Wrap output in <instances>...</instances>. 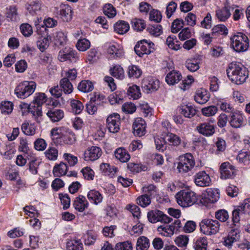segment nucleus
Here are the masks:
<instances>
[{
  "label": "nucleus",
  "instance_id": "48",
  "mask_svg": "<svg viewBox=\"0 0 250 250\" xmlns=\"http://www.w3.org/2000/svg\"><path fill=\"white\" fill-rule=\"evenodd\" d=\"M127 94L134 99H137L141 96V93L139 86L133 85L128 88Z\"/></svg>",
  "mask_w": 250,
  "mask_h": 250
},
{
  "label": "nucleus",
  "instance_id": "39",
  "mask_svg": "<svg viewBox=\"0 0 250 250\" xmlns=\"http://www.w3.org/2000/svg\"><path fill=\"white\" fill-rule=\"evenodd\" d=\"M110 74L114 77L122 80L125 77L123 68L120 65H116L110 69Z\"/></svg>",
  "mask_w": 250,
  "mask_h": 250
},
{
  "label": "nucleus",
  "instance_id": "21",
  "mask_svg": "<svg viewBox=\"0 0 250 250\" xmlns=\"http://www.w3.org/2000/svg\"><path fill=\"white\" fill-rule=\"evenodd\" d=\"M159 87V81L158 80L150 79L149 80H144L142 87L146 93L157 90Z\"/></svg>",
  "mask_w": 250,
  "mask_h": 250
},
{
  "label": "nucleus",
  "instance_id": "60",
  "mask_svg": "<svg viewBox=\"0 0 250 250\" xmlns=\"http://www.w3.org/2000/svg\"><path fill=\"white\" fill-rule=\"evenodd\" d=\"M66 51L68 53L67 59L71 62H76L79 57L77 52L70 47H66Z\"/></svg>",
  "mask_w": 250,
  "mask_h": 250
},
{
  "label": "nucleus",
  "instance_id": "26",
  "mask_svg": "<svg viewBox=\"0 0 250 250\" xmlns=\"http://www.w3.org/2000/svg\"><path fill=\"white\" fill-rule=\"evenodd\" d=\"M115 157L122 163L127 162L130 158V155L127 151L123 147H119L116 149L114 152Z\"/></svg>",
  "mask_w": 250,
  "mask_h": 250
},
{
  "label": "nucleus",
  "instance_id": "11",
  "mask_svg": "<svg viewBox=\"0 0 250 250\" xmlns=\"http://www.w3.org/2000/svg\"><path fill=\"white\" fill-rule=\"evenodd\" d=\"M147 218L149 221L153 223L161 222L167 224L170 223L172 220V218L169 217L162 211L158 210H151L148 212Z\"/></svg>",
  "mask_w": 250,
  "mask_h": 250
},
{
  "label": "nucleus",
  "instance_id": "4",
  "mask_svg": "<svg viewBox=\"0 0 250 250\" xmlns=\"http://www.w3.org/2000/svg\"><path fill=\"white\" fill-rule=\"evenodd\" d=\"M36 88V84L33 81H24L19 83L15 89V93L21 99H25L32 95Z\"/></svg>",
  "mask_w": 250,
  "mask_h": 250
},
{
  "label": "nucleus",
  "instance_id": "42",
  "mask_svg": "<svg viewBox=\"0 0 250 250\" xmlns=\"http://www.w3.org/2000/svg\"><path fill=\"white\" fill-rule=\"evenodd\" d=\"M237 160L245 164L249 163L250 161V151H240L237 156Z\"/></svg>",
  "mask_w": 250,
  "mask_h": 250
},
{
  "label": "nucleus",
  "instance_id": "33",
  "mask_svg": "<svg viewBox=\"0 0 250 250\" xmlns=\"http://www.w3.org/2000/svg\"><path fill=\"white\" fill-rule=\"evenodd\" d=\"M107 52L110 55L112 56V57L114 58H121L124 56V52L123 50L119 46L112 44L109 46L107 49Z\"/></svg>",
  "mask_w": 250,
  "mask_h": 250
},
{
  "label": "nucleus",
  "instance_id": "47",
  "mask_svg": "<svg viewBox=\"0 0 250 250\" xmlns=\"http://www.w3.org/2000/svg\"><path fill=\"white\" fill-rule=\"evenodd\" d=\"M22 132L26 135L32 136L35 134L36 128L33 125L24 123L21 125Z\"/></svg>",
  "mask_w": 250,
  "mask_h": 250
},
{
  "label": "nucleus",
  "instance_id": "25",
  "mask_svg": "<svg viewBox=\"0 0 250 250\" xmlns=\"http://www.w3.org/2000/svg\"><path fill=\"white\" fill-rule=\"evenodd\" d=\"M182 77L179 71L173 70L167 74L166 81L168 84L173 85L178 83L182 79Z\"/></svg>",
  "mask_w": 250,
  "mask_h": 250
},
{
  "label": "nucleus",
  "instance_id": "30",
  "mask_svg": "<svg viewBox=\"0 0 250 250\" xmlns=\"http://www.w3.org/2000/svg\"><path fill=\"white\" fill-rule=\"evenodd\" d=\"M115 32L120 34H124L126 33L129 29V24L124 21H121L116 22L114 26Z\"/></svg>",
  "mask_w": 250,
  "mask_h": 250
},
{
  "label": "nucleus",
  "instance_id": "9",
  "mask_svg": "<svg viewBox=\"0 0 250 250\" xmlns=\"http://www.w3.org/2000/svg\"><path fill=\"white\" fill-rule=\"evenodd\" d=\"M154 46V44L152 42L142 40L137 42L134 49L138 56L143 57L144 55H148L153 52L155 50Z\"/></svg>",
  "mask_w": 250,
  "mask_h": 250
},
{
  "label": "nucleus",
  "instance_id": "3",
  "mask_svg": "<svg viewBox=\"0 0 250 250\" xmlns=\"http://www.w3.org/2000/svg\"><path fill=\"white\" fill-rule=\"evenodd\" d=\"M46 99V97L44 93H39L35 97L33 105H29V112L38 123H40L42 120V112L41 105L45 103Z\"/></svg>",
  "mask_w": 250,
  "mask_h": 250
},
{
  "label": "nucleus",
  "instance_id": "8",
  "mask_svg": "<svg viewBox=\"0 0 250 250\" xmlns=\"http://www.w3.org/2000/svg\"><path fill=\"white\" fill-rule=\"evenodd\" d=\"M144 194L139 196L137 199V203L142 207H146L151 203V197L156 194V188L153 185L143 188Z\"/></svg>",
  "mask_w": 250,
  "mask_h": 250
},
{
  "label": "nucleus",
  "instance_id": "34",
  "mask_svg": "<svg viewBox=\"0 0 250 250\" xmlns=\"http://www.w3.org/2000/svg\"><path fill=\"white\" fill-rule=\"evenodd\" d=\"M100 170L105 175L113 176L117 172V168L108 164L103 163L100 165Z\"/></svg>",
  "mask_w": 250,
  "mask_h": 250
},
{
  "label": "nucleus",
  "instance_id": "27",
  "mask_svg": "<svg viewBox=\"0 0 250 250\" xmlns=\"http://www.w3.org/2000/svg\"><path fill=\"white\" fill-rule=\"evenodd\" d=\"M46 115L54 122H58L63 117V112L61 109H53L49 110Z\"/></svg>",
  "mask_w": 250,
  "mask_h": 250
},
{
  "label": "nucleus",
  "instance_id": "37",
  "mask_svg": "<svg viewBox=\"0 0 250 250\" xmlns=\"http://www.w3.org/2000/svg\"><path fill=\"white\" fill-rule=\"evenodd\" d=\"M94 88L92 83L89 80L82 81L78 84V89L83 92H89Z\"/></svg>",
  "mask_w": 250,
  "mask_h": 250
},
{
  "label": "nucleus",
  "instance_id": "13",
  "mask_svg": "<svg viewBox=\"0 0 250 250\" xmlns=\"http://www.w3.org/2000/svg\"><path fill=\"white\" fill-rule=\"evenodd\" d=\"M107 127L109 132L115 133L119 131L120 125V116L118 113L110 114L106 119Z\"/></svg>",
  "mask_w": 250,
  "mask_h": 250
},
{
  "label": "nucleus",
  "instance_id": "64",
  "mask_svg": "<svg viewBox=\"0 0 250 250\" xmlns=\"http://www.w3.org/2000/svg\"><path fill=\"white\" fill-rule=\"evenodd\" d=\"M115 249V250H132V246L130 242L127 241L117 243Z\"/></svg>",
  "mask_w": 250,
  "mask_h": 250
},
{
  "label": "nucleus",
  "instance_id": "1",
  "mask_svg": "<svg viewBox=\"0 0 250 250\" xmlns=\"http://www.w3.org/2000/svg\"><path fill=\"white\" fill-rule=\"evenodd\" d=\"M227 74L230 81L237 84L244 83L249 76L247 69L242 64L236 62L229 64Z\"/></svg>",
  "mask_w": 250,
  "mask_h": 250
},
{
  "label": "nucleus",
  "instance_id": "46",
  "mask_svg": "<svg viewBox=\"0 0 250 250\" xmlns=\"http://www.w3.org/2000/svg\"><path fill=\"white\" fill-rule=\"evenodd\" d=\"M186 66L191 72L196 71L199 68L198 61L195 59L188 60L186 62Z\"/></svg>",
  "mask_w": 250,
  "mask_h": 250
},
{
  "label": "nucleus",
  "instance_id": "56",
  "mask_svg": "<svg viewBox=\"0 0 250 250\" xmlns=\"http://www.w3.org/2000/svg\"><path fill=\"white\" fill-rule=\"evenodd\" d=\"M147 31L152 35L157 37L162 33V27L161 25L157 24L156 25L150 26L147 28Z\"/></svg>",
  "mask_w": 250,
  "mask_h": 250
},
{
  "label": "nucleus",
  "instance_id": "61",
  "mask_svg": "<svg viewBox=\"0 0 250 250\" xmlns=\"http://www.w3.org/2000/svg\"><path fill=\"white\" fill-rule=\"evenodd\" d=\"M217 107L214 105L209 106L203 108L202 109V112L203 115L207 117H209L215 115L217 112Z\"/></svg>",
  "mask_w": 250,
  "mask_h": 250
},
{
  "label": "nucleus",
  "instance_id": "58",
  "mask_svg": "<svg viewBox=\"0 0 250 250\" xmlns=\"http://www.w3.org/2000/svg\"><path fill=\"white\" fill-rule=\"evenodd\" d=\"M41 6L42 4L40 1L38 0L33 1L28 5L27 9L31 14H34L41 10Z\"/></svg>",
  "mask_w": 250,
  "mask_h": 250
},
{
  "label": "nucleus",
  "instance_id": "32",
  "mask_svg": "<svg viewBox=\"0 0 250 250\" xmlns=\"http://www.w3.org/2000/svg\"><path fill=\"white\" fill-rule=\"evenodd\" d=\"M60 85L65 94H70L73 90V86L68 78H63L60 80Z\"/></svg>",
  "mask_w": 250,
  "mask_h": 250
},
{
  "label": "nucleus",
  "instance_id": "54",
  "mask_svg": "<svg viewBox=\"0 0 250 250\" xmlns=\"http://www.w3.org/2000/svg\"><path fill=\"white\" fill-rule=\"evenodd\" d=\"M163 229H167L166 233H164V236L166 237H170L174 233L175 226L173 225L160 226L158 227L157 230L158 231H162Z\"/></svg>",
  "mask_w": 250,
  "mask_h": 250
},
{
  "label": "nucleus",
  "instance_id": "55",
  "mask_svg": "<svg viewBox=\"0 0 250 250\" xmlns=\"http://www.w3.org/2000/svg\"><path fill=\"white\" fill-rule=\"evenodd\" d=\"M207 240L206 238L202 237L197 239L195 243L194 248L195 250H206Z\"/></svg>",
  "mask_w": 250,
  "mask_h": 250
},
{
  "label": "nucleus",
  "instance_id": "16",
  "mask_svg": "<svg viewBox=\"0 0 250 250\" xmlns=\"http://www.w3.org/2000/svg\"><path fill=\"white\" fill-rule=\"evenodd\" d=\"M221 178L223 179L233 178L235 175V169L234 166L229 162H225L221 164L220 167Z\"/></svg>",
  "mask_w": 250,
  "mask_h": 250
},
{
  "label": "nucleus",
  "instance_id": "23",
  "mask_svg": "<svg viewBox=\"0 0 250 250\" xmlns=\"http://www.w3.org/2000/svg\"><path fill=\"white\" fill-rule=\"evenodd\" d=\"M197 129L200 133L207 136L212 135L215 132L213 125L208 123L201 124L197 126Z\"/></svg>",
  "mask_w": 250,
  "mask_h": 250
},
{
  "label": "nucleus",
  "instance_id": "18",
  "mask_svg": "<svg viewBox=\"0 0 250 250\" xmlns=\"http://www.w3.org/2000/svg\"><path fill=\"white\" fill-rule=\"evenodd\" d=\"M133 134L135 136L142 137L146 133V123L141 118H136L132 125Z\"/></svg>",
  "mask_w": 250,
  "mask_h": 250
},
{
  "label": "nucleus",
  "instance_id": "2",
  "mask_svg": "<svg viewBox=\"0 0 250 250\" xmlns=\"http://www.w3.org/2000/svg\"><path fill=\"white\" fill-rule=\"evenodd\" d=\"M177 203L183 207L191 206L197 201L196 194L191 190L183 189L176 194Z\"/></svg>",
  "mask_w": 250,
  "mask_h": 250
},
{
  "label": "nucleus",
  "instance_id": "51",
  "mask_svg": "<svg viewBox=\"0 0 250 250\" xmlns=\"http://www.w3.org/2000/svg\"><path fill=\"white\" fill-rule=\"evenodd\" d=\"M103 12L108 18H113L116 14L115 8L111 4H106L103 7Z\"/></svg>",
  "mask_w": 250,
  "mask_h": 250
},
{
  "label": "nucleus",
  "instance_id": "20",
  "mask_svg": "<svg viewBox=\"0 0 250 250\" xmlns=\"http://www.w3.org/2000/svg\"><path fill=\"white\" fill-rule=\"evenodd\" d=\"M231 7L225 5L222 8H218L215 11V16L220 21H225L231 16Z\"/></svg>",
  "mask_w": 250,
  "mask_h": 250
},
{
  "label": "nucleus",
  "instance_id": "19",
  "mask_svg": "<svg viewBox=\"0 0 250 250\" xmlns=\"http://www.w3.org/2000/svg\"><path fill=\"white\" fill-rule=\"evenodd\" d=\"M195 184L199 187H205L209 186L211 179L209 175L204 171H200L194 176Z\"/></svg>",
  "mask_w": 250,
  "mask_h": 250
},
{
  "label": "nucleus",
  "instance_id": "43",
  "mask_svg": "<svg viewBox=\"0 0 250 250\" xmlns=\"http://www.w3.org/2000/svg\"><path fill=\"white\" fill-rule=\"evenodd\" d=\"M166 138L170 145L173 146H177L181 143V138L175 134L168 133L167 134Z\"/></svg>",
  "mask_w": 250,
  "mask_h": 250
},
{
  "label": "nucleus",
  "instance_id": "24",
  "mask_svg": "<svg viewBox=\"0 0 250 250\" xmlns=\"http://www.w3.org/2000/svg\"><path fill=\"white\" fill-rule=\"evenodd\" d=\"M88 203L84 196L80 195L76 198L73 206L75 208L80 212H83L86 208L88 207Z\"/></svg>",
  "mask_w": 250,
  "mask_h": 250
},
{
  "label": "nucleus",
  "instance_id": "14",
  "mask_svg": "<svg viewBox=\"0 0 250 250\" xmlns=\"http://www.w3.org/2000/svg\"><path fill=\"white\" fill-rule=\"evenodd\" d=\"M102 154L101 148L92 146L86 149L83 154V159L86 161H94L98 159Z\"/></svg>",
  "mask_w": 250,
  "mask_h": 250
},
{
  "label": "nucleus",
  "instance_id": "62",
  "mask_svg": "<svg viewBox=\"0 0 250 250\" xmlns=\"http://www.w3.org/2000/svg\"><path fill=\"white\" fill-rule=\"evenodd\" d=\"M47 146L45 141L42 138L37 139L34 142V148L38 151L45 150Z\"/></svg>",
  "mask_w": 250,
  "mask_h": 250
},
{
  "label": "nucleus",
  "instance_id": "6",
  "mask_svg": "<svg viewBox=\"0 0 250 250\" xmlns=\"http://www.w3.org/2000/svg\"><path fill=\"white\" fill-rule=\"evenodd\" d=\"M220 224L216 220L203 219L200 223V230L204 234L208 235L215 234L220 229Z\"/></svg>",
  "mask_w": 250,
  "mask_h": 250
},
{
  "label": "nucleus",
  "instance_id": "22",
  "mask_svg": "<svg viewBox=\"0 0 250 250\" xmlns=\"http://www.w3.org/2000/svg\"><path fill=\"white\" fill-rule=\"evenodd\" d=\"M209 94L205 89L200 88L196 90L194 96L195 101L199 104H204L209 99Z\"/></svg>",
  "mask_w": 250,
  "mask_h": 250
},
{
  "label": "nucleus",
  "instance_id": "35",
  "mask_svg": "<svg viewBox=\"0 0 250 250\" xmlns=\"http://www.w3.org/2000/svg\"><path fill=\"white\" fill-rule=\"evenodd\" d=\"M180 113L185 117L190 118L194 116L196 113V109L191 105L183 106L180 108Z\"/></svg>",
  "mask_w": 250,
  "mask_h": 250
},
{
  "label": "nucleus",
  "instance_id": "36",
  "mask_svg": "<svg viewBox=\"0 0 250 250\" xmlns=\"http://www.w3.org/2000/svg\"><path fill=\"white\" fill-rule=\"evenodd\" d=\"M67 250H82L83 244L79 239H72L67 242L66 244Z\"/></svg>",
  "mask_w": 250,
  "mask_h": 250
},
{
  "label": "nucleus",
  "instance_id": "5",
  "mask_svg": "<svg viewBox=\"0 0 250 250\" xmlns=\"http://www.w3.org/2000/svg\"><path fill=\"white\" fill-rule=\"evenodd\" d=\"M231 46L234 50L238 52L245 51L249 46V39L246 35L242 33H238L231 38Z\"/></svg>",
  "mask_w": 250,
  "mask_h": 250
},
{
  "label": "nucleus",
  "instance_id": "45",
  "mask_svg": "<svg viewBox=\"0 0 250 250\" xmlns=\"http://www.w3.org/2000/svg\"><path fill=\"white\" fill-rule=\"evenodd\" d=\"M50 40L51 38L48 36L40 39L37 42V46L42 52H44L48 48Z\"/></svg>",
  "mask_w": 250,
  "mask_h": 250
},
{
  "label": "nucleus",
  "instance_id": "52",
  "mask_svg": "<svg viewBox=\"0 0 250 250\" xmlns=\"http://www.w3.org/2000/svg\"><path fill=\"white\" fill-rule=\"evenodd\" d=\"M90 46L89 41L86 39L79 40L76 44L77 49L81 51L86 50L89 48Z\"/></svg>",
  "mask_w": 250,
  "mask_h": 250
},
{
  "label": "nucleus",
  "instance_id": "44",
  "mask_svg": "<svg viewBox=\"0 0 250 250\" xmlns=\"http://www.w3.org/2000/svg\"><path fill=\"white\" fill-rule=\"evenodd\" d=\"M175 42L177 43L178 42L176 40V37L173 35L168 36L166 41L167 44L169 48L174 50H178L181 48V47L179 44L175 43Z\"/></svg>",
  "mask_w": 250,
  "mask_h": 250
},
{
  "label": "nucleus",
  "instance_id": "10",
  "mask_svg": "<svg viewBox=\"0 0 250 250\" xmlns=\"http://www.w3.org/2000/svg\"><path fill=\"white\" fill-rule=\"evenodd\" d=\"M250 213V198L245 199L240 206H239L232 212L233 224L238 223L240 217L244 214Z\"/></svg>",
  "mask_w": 250,
  "mask_h": 250
},
{
  "label": "nucleus",
  "instance_id": "41",
  "mask_svg": "<svg viewBox=\"0 0 250 250\" xmlns=\"http://www.w3.org/2000/svg\"><path fill=\"white\" fill-rule=\"evenodd\" d=\"M44 155L47 159L50 161H55L58 156V150L54 146L49 147L45 152Z\"/></svg>",
  "mask_w": 250,
  "mask_h": 250
},
{
  "label": "nucleus",
  "instance_id": "59",
  "mask_svg": "<svg viewBox=\"0 0 250 250\" xmlns=\"http://www.w3.org/2000/svg\"><path fill=\"white\" fill-rule=\"evenodd\" d=\"M20 30L21 33L25 37H29L33 33L32 26L28 23L22 24L20 26Z\"/></svg>",
  "mask_w": 250,
  "mask_h": 250
},
{
  "label": "nucleus",
  "instance_id": "12",
  "mask_svg": "<svg viewBox=\"0 0 250 250\" xmlns=\"http://www.w3.org/2000/svg\"><path fill=\"white\" fill-rule=\"evenodd\" d=\"M57 15L63 21L68 22L72 17V10L67 4H62L59 7H55V11Z\"/></svg>",
  "mask_w": 250,
  "mask_h": 250
},
{
  "label": "nucleus",
  "instance_id": "63",
  "mask_svg": "<svg viewBox=\"0 0 250 250\" xmlns=\"http://www.w3.org/2000/svg\"><path fill=\"white\" fill-rule=\"evenodd\" d=\"M67 37L64 33L58 32L55 37L56 44L59 45H62L66 43Z\"/></svg>",
  "mask_w": 250,
  "mask_h": 250
},
{
  "label": "nucleus",
  "instance_id": "57",
  "mask_svg": "<svg viewBox=\"0 0 250 250\" xmlns=\"http://www.w3.org/2000/svg\"><path fill=\"white\" fill-rule=\"evenodd\" d=\"M184 25V21L182 19L175 20L171 25V32L174 33H177Z\"/></svg>",
  "mask_w": 250,
  "mask_h": 250
},
{
  "label": "nucleus",
  "instance_id": "29",
  "mask_svg": "<svg viewBox=\"0 0 250 250\" xmlns=\"http://www.w3.org/2000/svg\"><path fill=\"white\" fill-rule=\"evenodd\" d=\"M87 197L90 201L95 205L101 203L103 200L102 194L98 191L95 190H91L89 191L88 192Z\"/></svg>",
  "mask_w": 250,
  "mask_h": 250
},
{
  "label": "nucleus",
  "instance_id": "7",
  "mask_svg": "<svg viewBox=\"0 0 250 250\" xmlns=\"http://www.w3.org/2000/svg\"><path fill=\"white\" fill-rule=\"evenodd\" d=\"M195 164L193 155L191 153H187L179 157L177 168L180 172L186 173L193 168Z\"/></svg>",
  "mask_w": 250,
  "mask_h": 250
},
{
  "label": "nucleus",
  "instance_id": "28",
  "mask_svg": "<svg viewBox=\"0 0 250 250\" xmlns=\"http://www.w3.org/2000/svg\"><path fill=\"white\" fill-rule=\"evenodd\" d=\"M6 18L11 21H17L20 20L17 8L16 6L11 5L6 9Z\"/></svg>",
  "mask_w": 250,
  "mask_h": 250
},
{
  "label": "nucleus",
  "instance_id": "50",
  "mask_svg": "<svg viewBox=\"0 0 250 250\" xmlns=\"http://www.w3.org/2000/svg\"><path fill=\"white\" fill-rule=\"evenodd\" d=\"M0 108L2 113L8 114L11 113L13 110V104L9 101L2 102Z\"/></svg>",
  "mask_w": 250,
  "mask_h": 250
},
{
  "label": "nucleus",
  "instance_id": "17",
  "mask_svg": "<svg viewBox=\"0 0 250 250\" xmlns=\"http://www.w3.org/2000/svg\"><path fill=\"white\" fill-rule=\"evenodd\" d=\"M229 123L230 125L234 128H239L244 125V116L241 112L234 111L230 114Z\"/></svg>",
  "mask_w": 250,
  "mask_h": 250
},
{
  "label": "nucleus",
  "instance_id": "38",
  "mask_svg": "<svg viewBox=\"0 0 250 250\" xmlns=\"http://www.w3.org/2000/svg\"><path fill=\"white\" fill-rule=\"evenodd\" d=\"M149 247V241L145 236L140 237L137 241V250H147Z\"/></svg>",
  "mask_w": 250,
  "mask_h": 250
},
{
  "label": "nucleus",
  "instance_id": "40",
  "mask_svg": "<svg viewBox=\"0 0 250 250\" xmlns=\"http://www.w3.org/2000/svg\"><path fill=\"white\" fill-rule=\"evenodd\" d=\"M127 73L129 78H138L142 75V71L138 66L131 65L128 67Z\"/></svg>",
  "mask_w": 250,
  "mask_h": 250
},
{
  "label": "nucleus",
  "instance_id": "31",
  "mask_svg": "<svg viewBox=\"0 0 250 250\" xmlns=\"http://www.w3.org/2000/svg\"><path fill=\"white\" fill-rule=\"evenodd\" d=\"M67 166L63 162L56 165L53 170V174L56 177H60L66 174Z\"/></svg>",
  "mask_w": 250,
  "mask_h": 250
},
{
  "label": "nucleus",
  "instance_id": "15",
  "mask_svg": "<svg viewBox=\"0 0 250 250\" xmlns=\"http://www.w3.org/2000/svg\"><path fill=\"white\" fill-rule=\"evenodd\" d=\"M219 198V194L217 189L208 188L206 193L203 194L201 202L205 206L208 203H214Z\"/></svg>",
  "mask_w": 250,
  "mask_h": 250
},
{
  "label": "nucleus",
  "instance_id": "53",
  "mask_svg": "<svg viewBox=\"0 0 250 250\" xmlns=\"http://www.w3.org/2000/svg\"><path fill=\"white\" fill-rule=\"evenodd\" d=\"M132 23L134 29L137 31H142L146 28L145 22L142 19H134L132 20Z\"/></svg>",
  "mask_w": 250,
  "mask_h": 250
},
{
  "label": "nucleus",
  "instance_id": "49",
  "mask_svg": "<svg viewBox=\"0 0 250 250\" xmlns=\"http://www.w3.org/2000/svg\"><path fill=\"white\" fill-rule=\"evenodd\" d=\"M71 105L73 112L75 114H80L83 109V105L82 102L77 100H72L71 101Z\"/></svg>",
  "mask_w": 250,
  "mask_h": 250
}]
</instances>
